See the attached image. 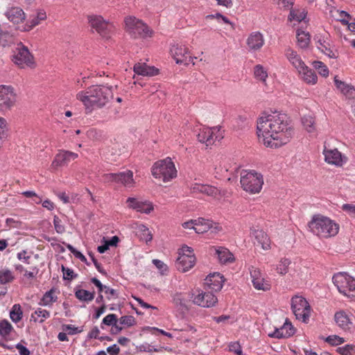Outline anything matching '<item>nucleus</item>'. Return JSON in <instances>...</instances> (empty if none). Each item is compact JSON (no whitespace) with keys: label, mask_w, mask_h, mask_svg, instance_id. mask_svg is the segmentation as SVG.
Returning <instances> with one entry per match:
<instances>
[{"label":"nucleus","mask_w":355,"mask_h":355,"mask_svg":"<svg viewBox=\"0 0 355 355\" xmlns=\"http://www.w3.org/2000/svg\"><path fill=\"white\" fill-rule=\"evenodd\" d=\"M257 130L259 141L271 148L288 144L293 132L288 116L278 112L261 114L257 119Z\"/></svg>","instance_id":"obj_1"},{"label":"nucleus","mask_w":355,"mask_h":355,"mask_svg":"<svg viewBox=\"0 0 355 355\" xmlns=\"http://www.w3.org/2000/svg\"><path fill=\"white\" fill-rule=\"evenodd\" d=\"M76 99L85 107L87 113L102 108L113 98L112 88L103 85L88 87L76 94Z\"/></svg>","instance_id":"obj_2"},{"label":"nucleus","mask_w":355,"mask_h":355,"mask_svg":"<svg viewBox=\"0 0 355 355\" xmlns=\"http://www.w3.org/2000/svg\"><path fill=\"white\" fill-rule=\"evenodd\" d=\"M309 231L320 239L334 237L339 232L340 226L334 220L322 214L313 215L308 224Z\"/></svg>","instance_id":"obj_3"},{"label":"nucleus","mask_w":355,"mask_h":355,"mask_svg":"<svg viewBox=\"0 0 355 355\" xmlns=\"http://www.w3.org/2000/svg\"><path fill=\"white\" fill-rule=\"evenodd\" d=\"M151 173L155 179L164 182L171 181L177 175L175 164L169 157L156 162L151 168Z\"/></svg>","instance_id":"obj_4"},{"label":"nucleus","mask_w":355,"mask_h":355,"mask_svg":"<svg viewBox=\"0 0 355 355\" xmlns=\"http://www.w3.org/2000/svg\"><path fill=\"white\" fill-rule=\"evenodd\" d=\"M241 185L243 189L250 193H259L263 184V175L255 171H243L241 173Z\"/></svg>","instance_id":"obj_5"},{"label":"nucleus","mask_w":355,"mask_h":355,"mask_svg":"<svg viewBox=\"0 0 355 355\" xmlns=\"http://www.w3.org/2000/svg\"><path fill=\"white\" fill-rule=\"evenodd\" d=\"M334 284L343 295L355 300V279L345 272H338L332 277Z\"/></svg>","instance_id":"obj_6"},{"label":"nucleus","mask_w":355,"mask_h":355,"mask_svg":"<svg viewBox=\"0 0 355 355\" xmlns=\"http://www.w3.org/2000/svg\"><path fill=\"white\" fill-rule=\"evenodd\" d=\"M126 31L134 38L151 37L152 31L148 26L135 17H127L124 20Z\"/></svg>","instance_id":"obj_7"},{"label":"nucleus","mask_w":355,"mask_h":355,"mask_svg":"<svg viewBox=\"0 0 355 355\" xmlns=\"http://www.w3.org/2000/svg\"><path fill=\"white\" fill-rule=\"evenodd\" d=\"M12 60L21 69H33L36 66L33 55L28 49L22 44H19L16 47L13 52Z\"/></svg>","instance_id":"obj_8"},{"label":"nucleus","mask_w":355,"mask_h":355,"mask_svg":"<svg viewBox=\"0 0 355 355\" xmlns=\"http://www.w3.org/2000/svg\"><path fill=\"white\" fill-rule=\"evenodd\" d=\"M291 309L297 320L308 322L311 308L304 297L299 295L294 296L291 299Z\"/></svg>","instance_id":"obj_9"},{"label":"nucleus","mask_w":355,"mask_h":355,"mask_svg":"<svg viewBox=\"0 0 355 355\" xmlns=\"http://www.w3.org/2000/svg\"><path fill=\"white\" fill-rule=\"evenodd\" d=\"M196 263V257L191 247L183 245L179 250V256L175 262L177 269L185 272L192 268Z\"/></svg>","instance_id":"obj_10"},{"label":"nucleus","mask_w":355,"mask_h":355,"mask_svg":"<svg viewBox=\"0 0 355 355\" xmlns=\"http://www.w3.org/2000/svg\"><path fill=\"white\" fill-rule=\"evenodd\" d=\"M314 40L316 47L321 53L329 58H336L338 57V51L329 33L317 34L314 37Z\"/></svg>","instance_id":"obj_11"},{"label":"nucleus","mask_w":355,"mask_h":355,"mask_svg":"<svg viewBox=\"0 0 355 355\" xmlns=\"http://www.w3.org/2000/svg\"><path fill=\"white\" fill-rule=\"evenodd\" d=\"M223 138V131L218 126L213 128L202 127L198 134V139L206 146L212 145L216 141H220Z\"/></svg>","instance_id":"obj_12"},{"label":"nucleus","mask_w":355,"mask_h":355,"mask_svg":"<svg viewBox=\"0 0 355 355\" xmlns=\"http://www.w3.org/2000/svg\"><path fill=\"white\" fill-rule=\"evenodd\" d=\"M15 102V89L10 85H0V112L10 110Z\"/></svg>","instance_id":"obj_13"},{"label":"nucleus","mask_w":355,"mask_h":355,"mask_svg":"<svg viewBox=\"0 0 355 355\" xmlns=\"http://www.w3.org/2000/svg\"><path fill=\"white\" fill-rule=\"evenodd\" d=\"M322 154L327 164L337 167L343 166L347 162V157L337 148H329L326 145L324 146Z\"/></svg>","instance_id":"obj_14"},{"label":"nucleus","mask_w":355,"mask_h":355,"mask_svg":"<svg viewBox=\"0 0 355 355\" xmlns=\"http://www.w3.org/2000/svg\"><path fill=\"white\" fill-rule=\"evenodd\" d=\"M192 302L194 304L202 307L209 308L215 306L218 302L217 297L210 292H199L192 294Z\"/></svg>","instance_id":"obj_15"},{"label":"nucleus","mask_w":355,"mask_h":355,"mask_svg":"<svg viewBox=\"0 0 355 355\" xmlns=\"http://www.w3.org/2000/svg\"><path fill=\"white\" fill-rule=\"evenodd\" d=\"M4 15L9 21L16 26L17 29L19 26L24 24V22L26 17L24 11L18 6L8 8L6 10Z\"/></svg>","instance_id":"obj_16"},{"label":"nucleus","mask_w":355,"mask_h":355,"mask_svg":"<svg viewBox=\"0 0 355 355\" xmlns=\"http://www.w3.org/2000/svg\"><path fill=\"white\" fill-rule=\"evenodd\" d=\"M171 54L177 64H188L190 61L188 49L183 44H173L170 49Z\"/></svg>","instance_id":"obj_17"},{"label":"nucleus","mask_w":355,"mask_h":355,"mask_svg":"<svg viewBox=\"0 0 355 355\" xmlns=\"http://www.w3.org/2000/svg\"><path fill=\"white\" fill-rule=\"evenodd\" d=\"M126 203L129 208L146 214H150L154 209L153 203L148 200H141L135 198H128Z\"/></svg>","instance_id":"obj_18"},{"label":"nucleus","mask_w":355,"mask_h":355,"mask_svg":"<svg viewBox=\"0 0 355 355\" xmlns=\"http://www.w3.org/2000/svg\"><path fill=\"white\" fill-rule=\"evenodd\" d=\"M78 157L77 153L64 150H60L55 156L51 167L57 168L60 166L67 165L71 161L76 159Z\"/></svg>","instance_id":"obj_19"},{"label":"nucleus","mask_w":355,"mask_h":355,"mask_svg":"<svg viewBox=\"0 0 355 355\" xmlns=\"http://www.w3.org/2000/svg\"><path fill=\"white\" fill-rule=\"evenodd\" d=\"M46 12L43 10H40L37 11L36 13L31 15L26 23L23 24L21 26H19L18 30L24 32L30 31L34 27L38 26L43 21L46 20Z\"/></svg>","instance_id":"obj_20"},{"label":"nucleus","mask_w":355,"mask_h":355,"mask_svg":"<svg viewBox=\"0 0 355 355\" xmlns=\"http://www.w3.org/2000/svg\"><path fill=\"white\" fill-rule=\"evenodd\" d=\"M250 277L253 286L257 290L269 291L270 289V284L269 281L262 277L260 270L255 268L250 269Z\"/></svg>","instance_id":"obj_21"},{"label":"nucleus","mask_w":355,"mask_h":355,"mask_svg":"<svg viewBox=\"0 0 355 355\" xmlns=\"http://www.w3.org/2000/svg\"><path fill=\"white\" fill-rule=\"evenodd\" d=\"M107 180H112L116 182H121L128 187H131L134 184L133 173L131 171H125L119 173H110L106 175Z\"/></svg>","instance_id":"obj_22"},{"label":"nucleus","mask_w":355,"mask_h":355,"mask_svg":"<svg viewBox=\"0 0 355 355\" xmlns=\"http://www.w3.org/2000/svg\"><path fill=\"white\" fill-rule=\"evenodd\" d=\"M88 21L90 26L101 35H105V31L112 27V24L100 15H90Z\"/></svg>","instance_id":"obj_23"},{"label":"nucleus","mask_w":355,"mask_h":355,"mask_svg":"<svg viewBox=\"0 0 355 355\" xmlns=\"http://www.w3.org/2000/svg\"><path fill=\"white\" fill-rule=\"evenodd\" d=\"M264 43L263 35L259 31L250 33L246 41L248 49L252 51H259L264 45Z\"/></svg>","instance_id":"obj_24"},{"label":"nucleus","mask_w":355,"mask_h":355,"mask_svg":"<svg viewBox=\"0 0 355 355\" xmlns=\"http://www.w3.org/2000/svg\"><path fill=\"white\" fill-rule=\"evenodd\" d=\"M223 283L224 278L219 272L211 273L205 279V284L214 291H219Z\"/></svg>","instance_id":"obj_25"},{"label":"nucleus","mask_w":355,"mask_h":355,"mask_svg":"<svg viewBox=\"0 0 355 355\" xmlns=\"http://www.w3.org/2000/svg\"><path fill=\"white\" fill-rule=\"evenodd\" d=\"M285 56L290 64L296 69L297 71L302 69L303 67L306 65L301 56L295 51L291 48L286 49Z\"/></svg>","instance_id":"obj_26"},{"label":"nucleus","mask_w":355,"mask_h":355,"mask_svg":"<svg viewBox=\"0 0 355 355\" xmlns=\"http://www.w3.org/2000/svg\"><path fill=\"white\" fill-rule=\"evenodd\" d=\"M216 231H220L221 227L214 223L213 221L203 218L196 219L195 232L197 234H203L207 232L209 229L214 227Z\"/></svg>","instance_id":"obj_27"},{"label":"nucleus","mask_w":355,"mask_h":355,"mask_svg":"<svg viewBox=\"0 0 355 355\" xmlns=\"http://www.w3.org/2000/svg\"><path fill=\"white\" fill-rule=\"evenodd\" d=\"M294 333L295 329L293 325L288 320H286L281 328L276 329L272 333L269 334L268 336L271 338H284L293 336Z\"/></svg>","instance_id":"obj_28"},{"label":"nucleus","mask_w":355,"mask_h":355,"mask_svg":"<svg viewBox=\"0 0 355 355\" xmlns=\"http://www.w3.org/2000/svg\"><path fill=\"white\" fill-rule=\"evenodd\" d=\"M334 320L336 324L345 331L349 330L353 325L352 319L344 311H337L334 315Z\"/></svg>","instance_id":"obj_29"},{"label":"nucleus","mask_w":355,"mask_h":355,"mask_svg":"<svg viewBox=\"0 0 355 355\" xmlns=\"http://www.w3.org/2000/svg\"><path fill=\"white\" fill-rule=\"evenodd\" d=\"M135 73L143 76H153L158 73V69L144 62H137L133 67Z\"/></svg>","instance_id":"obj_30"},{"label":"nucleus","mask_w":355,"mask_h":355,"mask_svg":"<svg viewBox=\"0 0 355 355\" xmlns=\"http://www.w3.org/2000/svg\"><path fill=\"white\" fill-rule=\"evenodd\" d=\"M298 74L300 78L306 84L315 85L318 82V76L315 73L306 65L302 69L299 70Z\"/></svg>","instance_id":"obj_31"},{"label":"nucleus","mask_w":355,"mask_h":355,"mask_svg":"<svg viewBox=\"0 0 355 355\" xmlns=\"http://www.w3.org/2000/svg\"><path fill=\"white\" fill-rule=\"evenodd\" d=\"M330 15L333 19L340 21L343 25L348 24V22L352 20V17L349 13L336 8L330 10Z\"/></svg>","instance_id":"obj_32"},{"label":"nucleus","mask_w":355,"mask_h":355,"mask_svg":"<svg viewBox=\"0 0 355 355\" xmlns=\"http://www.w3.org/2000/svg\"><path fill=\"white\" fill-rule=\"evenodd\" d=\"M334 83L336 87L347 98H353L355 95L354 88L345 82H343L337 78H334Z\"/></svg>","instance_id":"obj_33"},{"label":"nucleus","mask_w":355,"mask_h":355,"mask_svg":"<svg viewBox=\"0 0 355 355\" xmlns=\"http://www.w3.org/2000/svg\"><path fill=\"white\" fill-rule=\"evenodd\" d=\"M216 254L218 255V259L221 263H232L234 261L233 254L225 248H218L216 249Z\"/></svg>","instance_id":"obj_34"},{"label":"nucleus","mask_w":355,"mask_h":355,"mask_svg":"<svg viewBox=\"0 0 355 355\" xmlns=\"http://www.w3.org/2000/svg\"><path fill=\"white\" fill-rule=\"evenodd\" d=\"M254 235L257 242L261 244L264 250L270 249V240L268 235L262 230H254Z\"/></svg>","instance_id":"obj_35"},{"label":"nucleus","mask_w":355,"mask_h":355,"mask_svg":"<svg viewBox=\"0 0 355 355\" xmlns=\"http://www.w3.org/2000/svg\"><path fill=\"white\" fill-rule=\"evenodd\" d=\"M253 73L254 78L257 80L261 82L264 85H266V79L268 76L266 68L261 64H257L254 67Z\"/></svg>","instance_id":"obj_36"},{"label":"nucleus","mask_w":355,"mask_h":355,"mask_svg":"<svg viewBox=\"0 0 355 355\" xmlns=\"http://www.w3.org/2000/svg\"><path fill=\"white\" fill-rule=\"evenodd\" d=\"M50 317V312L41 308L37 309L31 315L30 320L34 322H43Z\"/></svg>","instance_id":"obj_37"},{"label":"nucleus","mask_w":355,"mask_h":355,"mask_svg":"<svg viewBox=\"0 0 355 355\" xmlns=\"http://www.w3.org/2000/svg\"><path fill=\"white\" fill-rule=\"evenodd\" d=\"M297 43L300 48L306 49L310 43V35L308 32L302 30H297Z\"/></svg>","instance_id":"obj_38"},{"label":"nucleus","mask_w":355,"mask_h":355,"mask_svg":"<svg viewBox=\"0 0 355 355\" xmlns=\"http://www.w3.org/2000/svg\"><path fill=\"white\" fill-rule=\"evenodd\" d=\"M58 299V296L55 294V291L53 289L45 293L40 301V304L45 306H50L55 302Z\"/></svg>","instance_id":"obj_39"},{"label":"nucleus","mask_w":355,"mask_h":355,"mask_svg":"<svg viewBox=\"0 0 355 355\" xmlns=\"http://www.w3.org/2000/svg\"><path fill=\"white\" fill-rule=\"evenodd\" d=\"M291 264V261L286 257L282 258L276 265L275 270L281 275H284L288 272V268Z\"/></svg>","instance_id":"obj_40"},{"label":"nucleus","mask_w":355,"mask_h":355,"mask_svg":"<svg viewBox=\"0 0 355 355\" xmlns=\"http://www.w3.org/2000/svg\"><path fill=\"white\" fill-rule=\"evenodd\" d=\"M75 296L80 301L89 302L94 300V293L84 289H76Z\"/></svg>","instance_id":"obj_41"},{"label":"nucleus","mask_w":355,"mask_h":355,"mask_svg":"<svg viewBox=\"0 0 355 355\" xmlns=\"http://www.w3.org/2000/svg\"><path fill=\"white\" fill-rule=\"evenodd\" d=\"M137 230L141 240L144 241L146 243L151 241L153 235L146 225L140 224L137 226Z\"/></svg>","instance_id":"obj_42"},{"label":"nucleus","mask_w":355,"mask_h":355,"mask_svg":"<svg viewBox=\"0 0 355 355\" xmlns=\"http://www.w3.org/2000/svg\"><path fill=\"white\" fill-rule=\"evenodd\" d=\"M15 279L13 272L8 268L0 270V284H6L12 282Z\"/></svg>","instance_id":"obj_43"},{"label":"nucleus","mask_w":355,"mask_h":355,"mask_svg":"<svg viewBox=\"0 0 355 355\" xmlns=\"http://www.w3.org/2000/svg\"><path fill=\"white\" fill-rule=\"evenodd\" d=\"M14 331L12 324L6 320L0 321V336L3 338H8Z\"/></svg>","instance_id":"obj_44"},{"label":"nucleus","mask_w":355,"mask_h":355,"mask_svg":"<svg viewBox=\"0 0 355 355\" xmlns=\"http://www.w3.org/2000/svg\"><path fill=\"white\" fill-rule=\"evenodd\" d=\"M8 123L7 120L0 116V147L8 137Z\"/></svg>","instance_id":"obj_45"},{"label":"nucleus","mask_w":355,"mask_h":355,"mask_svg":"<svg viewBox=\"0 0 355 355\" xmlns=\"http://www.w3.org/2000/svg\"><path fill=\"white\" fill-rule=\"evenodd\" d=\"M312 66L316 71H318V73L321 76L324 77V78H327L329 76V70L328 67H327V65L324 63H323L322 62L318 61V60L313 61L312 62Z\"/></svg>","instance_id":"obj_46"},{"label":"nucleus","mask_w":355,"mask_h":355,"mask_svg":"<svg viewBox=\"0 0 355 355\" xmlns=\"http://www.w3.org/2000/svg\"><path fill=\"white\" fill-rule=\"evenodd\" d=\"M302 123L304 129L309 133L315 132V120L311 116H304L302 119Z\"/></svg>","instance_id":"obj_47"},{"label":"nucleus","mask_w":355,"mask_h":355,"mask_svg":"<svg viewBox=\"0 0 355 355\" xmlns=\"http://www.w3.org/2000/svg\"><path fill=\"white\" fill-rule=\"evenodd\" d=\"M173 302L179 309L187 308V300L182 293H176L173 297Z\"/></svg>","instance_id":"obj_48"},{"label":"nucleus","mask_w":355,"mask_h":355,"mask_svg":"<svg viewBox=\"0 0 355 355\" xmlns=\"http://www.w3.org/2000/svg\"><path fill=\"white\" fill-rule=\"evenodd\" d=\"M10 319L15 323L21 320L22 318V311L19 304H15L10 313Z\"/></svg>","instance_id":"obj_49"},{"label":"nucleus","mask_w":355,"mask_h":355,"mask_svg":"<svg viewBox=\"0 0 355 355\" xmlns=\"http://www.w3.org/2000/svg\"><path fill=\"white\" fill-rule=\"evenodd\" d=\"M202 193L214 198H218L220 196V191L218 188L208 184H205V187L204 191H202Z\"/></svg>","instance_id":"obj_50"},{"label":"nucleus","mask_w":355,"mask_h":355,"mask_svg":"<svg viewBox=\"0 0 355 355\" xmlns=\"http://www.w3.org/2000/svg\"><path fill=\"white\" fill-rule=\"evenodd\" d=\"M306 17V13L304 10H292L290 12V15L288 17V19L292 20H295L297 22H300L302 20H304Z\"/></svg>","instance_id":"obj_51"},{"label":"nucleus","mask_w":355,"mask_h":355,"mask_svg":"<svg viewBox=\"0 0 355 355\" xmlns=\"http://www.w3.org/2000/svg\"><path fill=\"white\" fill-rule=\"evenodd\" d=\"M118 322L117 317L115 314L111 313L106 315L101 324V327L103 328V325L112 326L116 327V322Z\"/></svg>","instance_id":"obj_52"},{"label":"nucleus","mask_w":355,"mask_h":355,"mask_svg":"<svg viewBox=\"0 0 355 355\" xmlns=\"http://www.w3.org/2000/svg\"><path fill=\"white\" fill-rule=\"evenodd\" d=\"M337 351L342 355H355V345H346L339 347Z\"/></svg>","instance_id":"obj_53"},{"label":"nucleus","mask_w":355,"mask_h":355,"mask_svg":"<svg viewBox=\"0 0 355 355\" xmlns=\"http://www.w3.org/2000/svg\"><path fill=\"white\" fill-rule=\"evenodd\" d=\"M135 319L132 315H124L119 319V324L126 327H132L135 325Z\"/></svg>","instance_id":"obj_54"},{"label":"nucleus","mask_w":355,"mask_h":355,"mask_svg":"<svg viewBox=\"0 0 355 355\" xmlns=\"http://www.w3.org/2000/svg\"><path fill=\"white\" fill-rule=\"evenodd\" d=\"M326 341L331 345H338L343 343L345 340L338 336L333 335L328 336Z\"/></svg>","instance_id":"obj_55"},{"label":"nucleus","mask_w":355,"mask_h":355,"mask_svg":"<svg viewBox=\"0 0 355 355\" xmlns=\"http://www.w3.org/2000/svg\"><path fill=\"white\" fill-rule=\"evenodd\" d=\"M62 270L63 272V277L64 279L71 280L73 278H76L77 275H76L73 270L69 268H65L63 266H62Z\"/></svg>","instance_id":"obj_56"},{"label":"nucleus","mask_w":355,"mask_h":355,"mask_svg":"<svg viewBox=\"0 0 355 355\" xmlns=\"http://www.w3.org/2000/svg\"><path fill=\"white\" fill-rule=\"evenodd\" d=\"M205 184L194 182L190 187L191 191L193 193H202Z\"/></svg>","instance_id":"obj_57"},{"label":"nucleus","mask_w":355,"mask_h":355,"mask_svg":"<svg viewBox=\"0 0 355 355\" xmlns=\"http://www.w3.org/2000/svg\"><path fill=\"white\" fill-rule=\"evenodd\" d=\"M342 209L347 212L350 217L355 218V205L344 204L342 206Z\"/></svg>","instance_id":"obj_58"},{"label":"nucleus","mask_w":355,"mask_h":355,"mask_svg":"<svg viewBox=\"0 0 355 355\" xmlns=\"http://www.w3.org/2000/svg\"><path fill=\"white\" fill-rule=\"evenodd\" d=\"M53 224L58 233L62 234L64 232V227L62 225L61 220L57 216H55L53 218Z\"/></svg>","instance_id":"obj_59"},{"label":"nucleus","mask_w":355,"mask_h":355,"mask_svg":"<svg viewBox=\"0 0 355 355\" xmlns=\"http://www.w3.org/2000/svg\"><path fill=\"white\" fill-rule=\"evenodd\" d=\"M105 293L107 294V298L109 300H115L118 298V293L115 289L110 288L107 286H104Z\"/></svg>","instance_id":"obj_60"},{"label":"nucleus","mask_w":355,"mask_h":355,"mask_svg":"<svg viewBox=\"0 0 355 355\" xmlns=\"http://www.w3.org/2000/svg\"><path fill=\"white\" fill-rule=\"evenodd\" d=\"M153 263L160 270L162 274H164L167 271L168 267L163 261L159 259H153Z\"/></svg>","instance_id":"obj_61"},{"label":"nucleus","mask_w":355,"mask_h":355,"mask_svg":"<svg viewBox=\"0 0 355 355\" xmlns=\"http://www.w3.org/2000/svg\"><path fill=\"white\" fill-rule=\"evenodd\" d=\"M138 349L140 352H158V349L155 348V347L150 345L148 343H144L138 347Z\"/></svg>","instance_id":"obj_62"},{"label":"nucleus","mask_w":355,"mask_h":355,"mask_svg":"<svg viewBox=\"0 0 355 355\" xmlns=\"http://www.w3.org/2000/svg\"><path fill=\"white\" fill-rule=\"evenodd\" d=\"M17 259L26 263H29L30 256L27 255L26 250H22L17 253Z\"/></svg>","instance_id":"obj_63"},{"label":"nucleus","mask_w":355,"mask_h":355,"mask_svg":"<svg viewBox=\"0 0 355 355\" xmlns=\"http://www.w3.org/2000/svg\"><path fill=\"white\" fill-rule=\"evenodd\" d=\"M15 348L18 350L20 355H29V350L23 345L18 343L15 345Z\"/></svg>","instance_id":"obj_64"}]
</instances>
